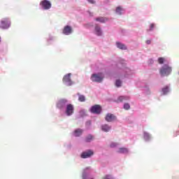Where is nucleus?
<instances>
[{
    "label": "nucleus",
    "mask_w": 179,
    "mask_h": 179,
    "mask_svg": "<svg viewBox=\"0 0 179 179\" xmlns=\"http://www.w3.org/2000/svg\"><path fill=\"white\" fill-rule=\"evenodd\" d=\"M144 138H147V139H148V138H149V134L145 133V134H144Z\"/></svg>",
    "instance_id": "cd10ccee"
},
{
    "label": "nucleus",
    "mask_w": 179,
    "mask_h": 179,
    "mask_svg": "<svg viewBox=\"0 0 179 179\" xmlns=\"http://www.w3.org/2000/svg\"><path fill=\"white\" fill-rule=\"evenodd\" d=\"M71 73L65 75L63 78L64 83H66L67 86H71L72 85V80H71Z\"/></svg>",
    "instance_id": "0eeeda50"
},
{
    "label": "nucleus",
    "mask_w": 179,
    "mask_h": 179,
    "mask_svg": "<svg viewBox=\"0 0 179 179\" xmlns=\"http://www.w3.org/2000/svg\"><path fill=\"white\" fill-rule=\"evenodd\" d=\"M78 100L79 101L83 102L86 101V98L85 97L84 95L78 94Z\"/></svg>",
    "instance_id": "a211bd4d"
},
{
    "label": "nucleus",
    "mask_w": 179,
    "mask_h": 179,
    "mask_svg": "<svg viewBox=\"0 0 179 179\" xmlns=\"http://www.w3.org/2000/svg\"><path fill=\"white\" fill-rule=\"evenodd\" d=\"M115 146H117V144L115 143L110 144V148H115Z\"/></svg>",
    "instance_id": "c756f323"
},
{
    "label": "nucleus",
    "mask_w": 179,
    "mask_h": 179,
    "mask_svg": "<svg viewBox=\"0 0 179 179\" xmlns=\"http://www.w3.org/2000/svg\"><path fill=\"white\" fill-rule=\"evenodd\" d=\"M103 179H113V178H111V176L110 175H106L103 177Z\"/></svg>",
    "instance_id": "a878e982"
},
{
    "label": "nucleus",
    "mask_w": 179,
    "mask_h": 179,
    "mask_svg": "<svg viewBox=\"0 0 179 179\" xmlns=\"http://www.w3.org/2000/svg\"><path fill=\"white\" fill-rule=\"evenodd\" d=\"M75 110V108L73 105L72 104H67L66 107V114L68 116L72 115L73 114V111Z\"/></svg>",
    "instance_id": "423d86ee"
},
{
    "label": "nucleus",
    "mask_w": 179,
    "mask_h": 179,
    "mask_svg": "<svg viewBox=\"0 0 179 179\" xmlns=\"http://www.w3.org/2000/svg\"><path fill=\"white\" fill-rule=\"evenodd\" d=\"M125 100H129V97L124 96H120L117 99V101H124Z\"/></svg>",
    "instance_id": "f3484780"
},
{
    "label": "nucleus",
    "mask_w": 179,
    "mask_h": 179,
    "mask_svg": "<svg viewBox=\"0 0 179 179\" xmlns=\"http://www.w3.org/2000/svg\"><path fill=\"white\" fill-rule=\"evenodd\" d=\"M105 120L108 122H113V121H115L117 120V117H115V115L111 113H108L105 117Z\"/></svg>",
    "instance_id": "1a4fd4ad"
},
{
    "label": "nucleus",
    "mask_w": 179,
    "mask_h": 179,
    "mask_svg": "<svg viewBox=\"0 0 179 179\" xmlns=\"http://www.w3.org/2000/svg\"><path fill=\"white\" fill-rule=\"evenodd\" d=\"M10 27L9 18H4L0 21V29H6Z\"/></svg>",
    "instance_id": "f03ea898"
},
{
    "label": "nucleus",
    "mask_w": 179,
    "mask_h": 179,
    "mask_svg": "<svg viewBox=\"0 0 179 179\" xmlns=\"http://www.w3.org/2000/svg\"><path fill=\"white\" fill-rule=\"evenodd\" d=\"M94 155V152H93L92 150H87L81 154L82 159H87L89 157H91V156H93Z\"/></svg>",
    "instance_id": "6e6552de"
},
{
    "label": "nucleus",
    "mask_w": 179,
    "mask_h": 179,
    "mask_svg": "<svg viewBox=\"0 0 179 179\" xmlns=\"http://www.w3.org/2000/svg\"><path fill=\"white\" fill-rule=\"evenodd\" d=\"M0 41H1V38H0Z\"/></svg>",
    "instance_id": "473e14b6"
},
{
    "label": "nucleus",
    "mask_w": 179,
    "mask_h": 179,
    "mask_svg": "<svg viewBox=\"0 0 179 179\" xmlns=\"http://www.w3.org/2000/svg\"><path fill=\"white\" fill-rule=\"evenodd\" d=\"M87 124H88L89 125H90L91 122H87Z\"/></svg>",
    "instance_id": "2f4dec72"
},
{
    "label": "nucleus",
    "mask_w": 179,
    "mask_h": 179,
    "mask_svg": "<svg viewBox=\"0 0 179 179\" xmlns=\"http://www.w3.org/2000/svg\"><path fill=\"white\" fill-rule=\"evenodd\" d=\"M93 114H100L101 113V106L100 105H94L90 109Z\"/></svg>",
    "instance_id": "39448f33"
},
{
    "label": "nucleus",
    "mask_w": 179,
    "mask_h": 179,
    "mask_svg": "<svg viewBox=\"0 0 179 179\" xmlns=\"http://www.w3.org/2000/svg\"><path fill=\"white\" fill-rule=\"evenodd\" d=\"M66 103H68V100L62 99L58 101V103L57 104V107L60 109L64 108V106H66Z\"/></svg>",
    "instance_id": "9d476101"
},
{
    "label": "nucleus",
    "mask_w": 179,
    "mask_h": 179,
    "mask_svg": "<svg viewBox=\"0 0 179 179\" xmlns=\"http://www.w3.org/2000/svg\"><path fill=\"white\" fill-rule=\"evenodd\" d=\"M116 45H117V48H120V50H127V46H125V45H124L120 42H117Z\"/></svg>",
    "instance_id": "f8f14e48"
},
{
    "label": "nucleus",
    "mask_w": 179,
    "mask_h": 179,
    "mask_svg": "<svg viewBox=\"0 0 179 179\" xmlns=\"http://www.w3.org/2000/svg\"><path fill=\"white\" fill-rule=\"evenodd\" d=\"M163 94H167L169 93V87L166 86L165 87L162 88Z\"/></svg>",
    "instance_id": "aec40b11"
},
{
    "label": "nucleus",
    "mask_w": 179,
    "mask_h": 179,
    "mask_svg": "<svg viewBox=\"0 0 179 179\" xmlns=\"http://www.w3.org/2000/svg\"><path fill=\"white\" fill-rule=\"evenodd\" d=\"M150 43H152V41H151L150 40L146 41V43H147V44H150Z\"/></svg>",
    "instance_id": "7c9ffc66"
},
{
    "label": "nucleus",
    "mask_w": 179,
    "mask_h": 179,
    "mask_svg": "<svg viewBox=\"0 0 179 179\" xmlns=\"http://www.w3.org/2000/svg\"><path fill=\"white\" fill-rule=\"evenodd\" d=\"M124 110H129L131 108V106H129V103H124Z\"/></svg>",
    "instance_id": "393cba45"
},
{
    "label": "nucleus",
    "mask_w": 179,
    "mask_h": 179,
    "mask_svg": "<svg viewBox=\"0 0 179 179\" xmlns=\"http://www.w3.org/2000/svg\"><path fill=\"white\" fill-rule=\"evenodd\" d=\"M95 34L96 36H101L102 34L101 29L99 26L95 27Z\"/></svg>",
    "instance_id": "2eb2a0df"
},
{
    "label": "nucleus",
    "mask_w": 179,
    "mask_h": 179,
    "mask_svg": "<svg viewBox=\"0 0 179 179\" xmlns=\"http://www.w3.org/2000/svg\"><path fill=\"white\" fill-rule=\"evenodd\" d=\"M119 153H128V149L127 148H120Z\"/></svg>",
    "instance_id": "412c9836"
},
{
    "label": "nucleus",
    "mask_w": 179,
    "mask_h": 179,
    "mask_svg": "<svg viewBox=\"0 0 179 179\" xmlns=\"http://www.w3.org/2000/svg\"><path fill=\"white\" fill-rule=\"evenodd\" d=\"M173 69L170 66L167 64H164L160 69H159V73L161 76H169L170 73H171Z\"/></svg>",
    "instance_id": "f257e3e1"
},
{
    "label": "nucleus",
    "mask_w": 179,
    "mask_h": 179,
    "mask_svg": "<svg viewBox=\"0 0 179 179\" xmlns=\"http://www.w3.org/2000/svg\"><path fill=\"white\" fill-rule=\"evenodd\" d=\"M121 12H122V8L121 7H117L116 13H118V15H121Z\"/></svg>",
    "instance_id": "4be33fe9"
},
{
    "label": "nucleus",
    "mask_w": 179,
    "mask_h": 179,
    "mask_svg": "<svg viewBox=\"0 0 179 179\" xmlns=\"http://www.w3.org/2000/svg\"><path fill=\"white\" fill-rule=\"evenodd\" d=\"M122 82L120 80H117L116 83H115V85L117 86V87H120L121 85H122Z\"/></svg>",
    "instance_id": "b1692460"
},
{
    "label": "nucleus",
    "mask_w": 179,
    "mask_h": 179,
    "mask_svg": "<svg viewBox=\"0 0 179 179\" xmlns=\"http://www.w3.org/2000/svg\"><path fill=\"white\" fill-rule=\"evenodd\" d=\"M101 129L102 131H104V132H108V131L111 129V127L108 126V124H103L101 127Z\"/></svg>",
    "instance_id": "ddd939ff"
},
{
    "label": "nucleus",
    "mask_w": 179,
    "mask_h": 179,
    "mask_svg": "<svg viewBox=\"0 0 179 179\" xmlns=\"http://www.w3.org/2000/svg\"><path fill=\"white\" fill-rule=\"evenodd\" d=\"M83 132V129H78L75 130V131H74V136H80V135H82Z\"/></svg>",
    "instance_id": "4468645a"
},
{
    "label": "nucleus",
    "mask_w": 179,
    "mask_h": 179,
    "mask_svg": "<svg viewBox=\"0 0 179 179\" xmlns=\"http://www.w3.org/2000/svg\"><path fill=\"white\" fill-rule=\"evenodd\" d=\"M96 22H100L101 23H104L107 22V18H104L103 17L96 18Z\"/></svg>",
    "instance_id": "dca6fc26"
},
{
    "label": "nucleus",
    "mask_w": 179,
    "mask_h": 179,
    "mask_svg": "<svg viewBox=\"0 0 179 179\" xmlns=\"http://www.w3.org/2000/svg\"><path fill=\"white\" fill-rule=\"evenodd\" d=\"M103 79H104V76L102 73H99L98 74H92L91 76V80H92V82H97L100 83V82L103 81Z\"/></svg>",
    "instance_id": "7ed1b4c3"
},
{
    "label": "nucleus",
    "mask_w": 179,
    "mask_h": 179,
    "mask_svg": "<svg viewBox=\"0 0 179 179\" xmlns=\"http://www.w3.org/2000/svg\"><path fill=\"white\" fill-rule=\"evenodd\" d=\"M158 63L160 64H164V57L158 58Z\"/></svg>",
    "instance_id": "5701e85b"
},
{
    "label": "nucleus",
    "mask_w": 179,
    "mask_h": 179,
    "mask_svg": "<svg viewBox=\"0 0 179 179\" xmlns=\"http://www.w3.org/2000/svg\"><path fill=\"white\" fill-rule=\"evenodd\" d=\"M90 3H96V1L94 0H87Z\"/></svg>",
    "instance_id": "c85d7f7f"
},
{
    "label": "nucleus",
    "mask_w": 179,
    "mask_h": 179,
    "mask_svg": "<svg viewBox=\"0 0 179 179\" xmlns=\"http://www.w3.org/2000/svg\"><path fill=\"white\" fill-rule=\"evenodd\" d=\"M72 33V27H71L69 25H66L64 27L63 29V34H65L66 36H69Z\"/></svg>",
    "instance_id": "9b49d317"
},
{
    "label": "nucleus",
    "mask_w": 179,
    "mask_h": 179,
    "mask_svg": "<svg viewBox=\"0 0 179 179\" xmlns=\"http://www.w3.org/2000/svg\"><path fill=\"white\" fill-rule=\"evenodd\" d=\"M40 5L45 10L51 8V2H50L48 0H43L41 1Z\"/></svg>",
    "instance_id": "20e7f679"
},
{
    "label": "nucleus",
    "mask_w": 179,
    "mask_h": 179,
    "mask_svg": "<svg viewBox=\"0 0 179 179\" xmlns=\"http://www.w3.org/2000/svg\"><path fill=\"white\" fill-rule=\"evenodd\" d=\"M153 29H155V24H150V30H153Z\"/></svg>",
    "instance_id": "bb28decb"
},
{
    "label": "nucleus",
    "mask_w": 179,
    "mask_h": 179,
    "mask_svg": "<svg viewBox=\"0 0 179 179\" xmlns=\"http://www.w3.org/2000/svg\"><path fill=\"white\" fill-rule=\"evenodd\" d=\"M92 141H93V136H92V135H88L85 138V142H92Z\"/></svg>",
    "instance_id": "6ab92c4d"
}]
</instances>
